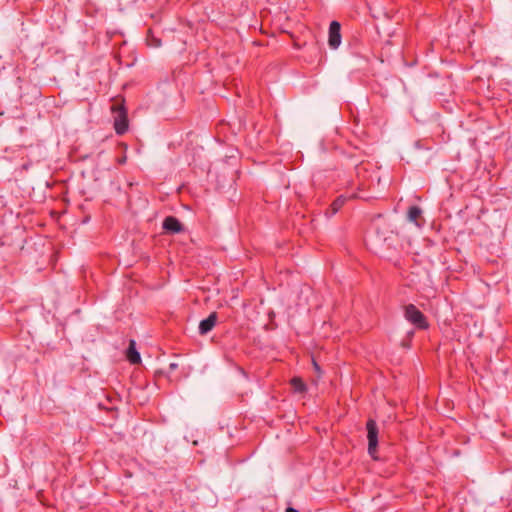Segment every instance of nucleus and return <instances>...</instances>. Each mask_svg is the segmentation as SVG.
Wrapping results in <instances>:
<instances>
[{"instance_id": "obj_11", "label": "nucleus", "mask_w": 512, "mask_h": 512, "mask_svg": "<svg viewBox=\"0 0 512 512\" xmlns=\"http://www.w3.org/2000/svg\"><path fill=\"white\" fill-rule=\"evenodd\" d=\"M286 512H299L297 509L289 507L286 509Z\"/></svg>"}, {"instance_id": "obj_13", "label": "nucleus", "mask_w": 512, "mask_h": 512, "mask_svg": "<svg viewBox=\"0 0 512 512\" xmlns=\"http://www.w3.org/2000/svg\"><path fill=\"white\" fill-rule=\"evenodd\" d=\"M176 367H177V364H176V363H171V364H170V368H171V369H175Z\"/></svg>"}, {"instance_id": "obj_4", "label": "nucleus", "mask_w": 512, "mask_h": 512, "mask_svg": "<svg viewBox=\"0 0 512 512\" xmlns=\"http://www.w3.org/2000/svg\"><path fill=\"white\" fill-rule=\"evenodd\" d=\"M114 128L117 134H124L128 129L127 117L122 109H119L118 115L115 117Z\"/></svg>"}, {"instance_id": "obj_3", "label": "nucleus", "mask_w": 512, "mask_h": 512, "mask_svg": "<svg viewBox=\"0 0 512 512\" xmlns=\"http://www.w3.org/2000/svg\"><path fill=\"white\" fill-rule=\"evenodd\" d=\"M340 23L337 21H332L329 26V39L328 43L332 49H337L341 44V33H340Z\"/></svg>"}, {"instance_id": "obj_9", "label": "nucleus", "mask_w": 512, "mask_h": 512, "mask_svg": "<svg viewBox=\"0 0 512 512\" xmlns=\"http://www.w3.org/2000/svg\"><path fill=\"white\" fill-rule=\"evenodd\" d=\"M420 215H421V209L417 206H412L408 210L407 217H408L409 221H411V222L415 223L417 226H419V224L417 223V219L419 218Z\"/></svg>"}, {"instance_id": "obj_7", "label": "nucleus", "mask_w": 512, "mask_h": 512, "mask_svg": "<svg viewBox=\"0 0 512 512\" xmlns=\"http://www.w3.org/2000/svg\"><path fill=\"white\" fill-rule=\"evenodd\" d=\"M126 357L131 364H138L141 362L140 353L136 349L135 340L129 341V346L126 352Z\"/></svg>"}, {"instance_id": "obj_2", "label": "nucleus", "mask_w": 512, "mask_h": 512, "mask_svg": "<svg viewBox=\"0 0 512 512\" xmlns=\"http://www.w3.org/2000/svg\"><path fill=\"white\" fill-rule=\"evenodd\" d=\"M405 318L417 328L426 329L428 327L423 313L412 304L405 308Z\"/></svg>"}, {"instance_id": "obj_8", "label": "nucleus", "mask_w": 512, "mask_h": 512, "mask_svg": "<svg viewBox=\"0 0 512 512\" xmlns=\"http://www.w3.org/2000/svg\"><path fill=\"white\" fill-rule=\"evenodd\" d=\"M291 385L295 392L303 393L307 390L305 383L299 377H294L291 379Z\"/></svg>"}, {"instance_id": "obj_12", "label": "nucleus", "mask_w": 512, "mask_h": 512, "mask_svg": "<svg viewBox=\"0 0 512 512\" xmlns=\"http://www.w3.org/2000/svg\"><path fill=\"white\" fill-rule=\"evenodd\" d=\"M314 368L317 372H320V367L316 362H313Z\"/></svg>"}, {"instance_id": "obj_6", "label": "nucleus", "mask_w": 512, "mask_h": 512, "mask_svg": "<svg viewBox=\"0 0 512 512\" xmlns=\"http://www.w3.org/2000/svg\"><path fill=\"white\" fill-rule=\"evenodd\" d=\"M163 228L170 233H179L182 231V225L175 217H166L163 221Z\"/></svg>"}, {"instance_id": "obj_1", "label": "nucleus", "mask_w": 512, "mask_h": 512, "mask_svg": "<svg viewBox=\"0 0 512 512\" xmlns=\"http://www.w3.org/2000/svg\"><path fill=\"white\" fill-rule=\"evenodd\" d=\"M367 438H368V453L374 459L377 460V446H378V427L374 420H368L366 424Z\"/></svg>"}, {"instance_id": "obj_5", "label": "nucleus", "mask_w": 512, "mask_h": 512, "mask_svg": "<svg viewBox=\"0 0 512 512\" xmlns=\"http://www.w3.org/2000/svg\"><path fill=\"white\" fill-rule=\"evenodd\" d=\"M217 322L216 313H211L206 319H203L199 323V332L204 335L210 332Z\"/></svg>"}, {"instance_id": "obj_10", "label": "nucleus", "mask_w": 512, "mask_h": 512, "mask_svg": "<svg viewBox=\"0 0 512 512\" xmlns=\"http://www.w3.org/2000/svg\"><path fill=\"white\" fill-rule=\"evenodd\" d=\"M344 202H345L344 197L341 196V197L337 198L332 204L333 213H336L342 207Z\"/></svg>"}]
</instances>
